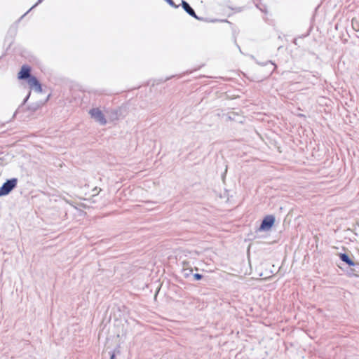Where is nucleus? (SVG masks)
Listing matches in <instances>:
<instances>
[{"mask_svg": "<svg viewBox=\"0 0 359 359\" xmlns=\"http://www.w3.org/2000/svg\"><path fill=\"white\" fill-rule=\"evenodd\" d=\"M351 23H352L353 29L355 31L358 32L359 31V25H358V22L355 21L354 19H353L351 21Z\"/></svg>", "mask_w": 359, "mask_h": 359, "instance_id": "nucleus-8", "label": "nucleus"}, {"mask_svg": "<svg viewBox=\"0 0 359 359\" xmlns=\"http://www.w3.org/2000/svg\"><path fill=\"white\" fill-rule=\"evenodd\" d=\"M194 277L196 280H201L202 278V275L199 274V273H195L194 275Z\"/></svg>", "mask_w": 359, "mask_h": 359, "instance_id": "nucleus-9", "label": "nucleus"}, {"mask_svg": "<svg viewBox=\"0 0 359 359\" xmlns=\"http://www.w3.org/2000/svg\"><path fill=\"white\" fill-rule=\"evenodd\" d=\"M27 83L32 89L41 93L42 91L41 85L35 76H31L28 79Z\"/></svg>", "mask_w": 359, "mask_h": 359, "instance_id": "nucleus-4", "label": "nucleus"}, {"mask_svg": "<svg viewBox=\"0 0 359 359\" xmlns=\"http://www.w3.org/2000/svg\"><path fill=\"white\" fill-rule=\"evenodd\" d=\"M184 9L191 16L196 18L194 11L187 1H181L180 4Z\"/></svg>", "mask_w": 359, "mask_h": 359, "instance_id": "nucleus-7", "label": "nucleus"}, {"mask_svg": "<svg viewBox=\"0 0 359 359\" xmlns=\"http://www.w3.org/2000/svg\"><path fill=\"white\" fill-rule=\"evenodd\" d=\"M92 118H93L96 121L99 122L102 125H104L107 123V121L104 118V116L101 110L98 108L92 109L89 111Z\"/></svg>", "mask_w": 359, "mask_h": 359, "instance_id": "nucleus-2", "label": "nucleus"}, {"mask_svg": "<svg viewBox=\"0 0 359 359\" xmlns=\"http://www.w3.org/2000/svg\"><path fill=\"white\" fill-rule=\"evenodd\" d=\"M274 222H275L274 217L273 215H267L263 219V221L260 225L259 230L260 231L269 230L274 224Z\"/></svg>", "mask_w": 359, "mask_h": 359, "instance_id": "nucleus-3", "label": "nucleus"}, {"mask_svg": "<svg viewBox=\"0 0 359 359\" xmlns=\"http://www.w3.org/2000/svg\"><path fill=\"white\" fill-rule=\"evenodd\" d=\"M339 257L340 259L348 266H354L355 265V263L349 257L348 254L339 253Z\"/></svg>", "mask_w": 359, "mask_h": 359, "instance_id": "nucleus-6", "label": "nucleus"}, {"mask_svg": "<svg viewBox=\"0 0 359 359\" xmlns=\"http://www.w3.org/2000/svg\"><path fill=\"white\" fill-rule=\"evenodd\" d=\"M168 2L170 3V4L171 6H175L174 1H168Z\"/></svg>", "mask_w": 359, "mask_h": 359, "instance_id": "nucleus-10", "label": "nucleus"}, {"mask_svg": "<svg viewBox=\"0 0 359 359\" xmlns=\"http://www.w3.org/2000/svg\"><path fill=\"white\" fill-rule=\"evenodd\" d=\"M17 184L16 179H11L6 182L0 188V196L7 195L10 191L15 187Z\"/></svg>", "mask_w": 359, "mask_h": 359, "instance_id": "nucleus-1", "label": "nucleus"}, {"mask_svg": "<svg viewBox=\"0 0 359 359\" xmlns=\"http://www.w3.org/2000/svg\"><path fill=\"white\" fill-rule=\"evenodd\" d=\"M31 68L28 65H23L21 67L20 71L18 72V79H29L32 76L30 75Z\"/></svg>", "mask_w": 359, "mask_h": 359, "instance_id": "nucleus-5", "label": "nucleus"}]
</instances>
